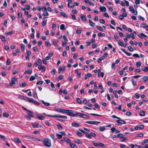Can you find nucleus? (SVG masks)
Returning <instances> with one entry per match:
<instances>
[{
    "mask_svg": "<svg viewBox=\"0 0 148 148\" xmlns=\"http://www.w3.org/2000/svg\"><path fill=\"white\" fill-rule=\"evenodd\" d=\"M43 144L45 146L49 147H51V145L50 139L47 138H44Z\"/></svg>",
    "mask_w": 148,
    "mask_h": 148,
    "instance_id": "1",
    "label": "nucleus"
},
{
    "mask_svg": "<svg viewBox=\"0 0 148 148\" xmlns=\"http://www.w3.org/2000/svg\"><path fill=\"white\" fill-rule=\"evenodd\" d=\"M65 113L69 115L72 116H77V112L75 114L73 113L72 110H66Z\"/></svg>",
    "mask_w": 148,
    "mask_h": 148,
    "instance_id": "2",
    "label": "nucleus"
},
{
    "mask_svg": "<svg viewBox=\"0 0 148 148\" xmlns=\"http://www.w3.org/2000/svg\"><path fill=\"white\" fill-rule=\"evenodd\" d=\"M47 116L49 117H56V118H59L62 119H66L67 117L66 116H62V115H47Z\"/></svg>",
    "mask_w": 148,
    "mask_h": 148,
    "instance_id": "3",
    "label": "nucleus"
},
{
    "mask_svg": "<svg viewBox=\"0 0 148 148\" xmlns=\"http://www.w3.org/2000/svg\"><path fill=\"white\" fill-rule=\"evenodd\" d=\"M77 116L85 119H88L89 118V116L88 115L79 112H77Z\"/></svg>",
    "mask_w": 148,
    "mask_h": 148,
    "instance_id": "4",
    "label": "nucleus"
},
{
    "mask_svg": "<svg viewBox=\"0 0 148 148\" xmlns=\"http://www.w3.org/2000/svg\"><path fill=\"white\" fill-rule=\"evenodd\" d=\"M92 143L95 146L97 147H99L100 146L101 147H105V145L104 144L101 143H95L93 141H92Z\"/></svg>",
    "mask_w": 148,
    "mask_h": 148,
    "instance_id": "5",
    "label": "nucleus"
},
{
    "mask_svg": "<svg viewBox=\"0 0 148 148\" xmlns=\"http://www.w3.org/2000/svg\"><path fill=\"white\" fill-rule=\"evenodd\" d=\"M86 123H88L90 124H92V125H97L99 124L100 122L99 121H86Z\"/></svg>",
    "mask_w": 148,
    "mask_h": 148,
    "instance_id": "6",
    "label": "nucleus"
},
{
    "mask_svg": "<svg viewBox=\"0 0 148 148\" xmlns=\"http://www.w3.org/2000/svg\"><path fill=\"white\" fill-rule=\"evenodd\" d=\"M42 10L43 12L42 15L45 16H47L49 15L46 8L45 7H43L42 8Z\"/></svg>",
    "mask_w": 148,
    "mask_h": 148,
    "instance_id": "7",
    "label": "nucleus"
},
{
    "mask_svg": "<svg viewBox=\"0 0 148 148\" xmlns=\"http://www.w3.org/2000/svg\"><path fill=\"white\" fill-rule=\"evenodd\" d=\"M129 9L131 12L134 13V14L135 15H136L137 14V12L136 10H135H135H134V9L132 6H130L129 7Z\"/></svg>",
    "mask_w": 148,
    "mask_h": 148,
    "instance_id": "8",
    "label": "nucleus"
},
{
    "mask_svg": "<svg viewBox=\"0 0 148 148\" xmlns=\"http://www.w3.org/2000/svg\"><path fill=\"white\" fill-rule=\"evenodd\" d=\"M17 79L14 77H12L11 78V82L10 83L11 86H12L13 84H15V82L17 81Z\"/></svg>",
    "mask_w": 148,
    "mask_h": 148,
    "instance_id": "9",
    "label": "nucleus"
},
{
    "mask_svg": "<svg viewBox=\"0 0 148 148\" xmlns=\"http://www.w3.org/2000/svg\"><path fill=\"white\" fill-rule=\"evenodd\" d=\"M38 69L39 70H41L42 72H44L46 70V67L45 66H42L41 65H40L38 66Z\"/></svg>",
    "mask_w": 148,
    "mask_h": 148,
    "instance_id": "10",
    "label": "nucleus"
},
{
    "mask_svg": "<svg viewBox=\"0 0 148 148\" xmlns=\"http://www.w3.org/2000/svg\"><path fill=\"white\" fill-rule=\"evenodd\" d=\"M55 110L57 112H60L65 113L66 110L61 109L59 108H56L55 109Z\"/></svg>",
    "mask_w": 148,
    "mask_h": 148,
    "instance_id": "11",
    "label": "nucleus"
},
{
    "mask_svg": "<svg viewBox=\"0 0 148 148\" xmlns=\"http://www.w3.org/2000/svg\"><path fill=\"white\" fill-rule=\"evenodd\" d=\"M111 130L112 132H115L116 133H119L120 131L117 130L114 127H112L111 129Z\"/></svg>",
    "mask_w": 148,
    "mask_h": 148,
    "instance_id": "12",
    "label": "nucleus"
},
{
    "mask_svg": "<svg viewBox=\"0 0 148 148\" xmlns=\"http://www.w3.org/2000/svg\"><path fill=\"white\" fill-rule=\"evenodd\" d=\"M65 70V67L64 66H62L60 68L58 69V73H60L62 71H64Z\"/></svg>",
    "mask_w": 148,
    "mask_h": 148,
    "instance_id": "13",
    "label": "nucleus"
},
{
    "mask_svg": "<svg viewBox=\"0 0 148 148\" xmlns=\"http://www.w3.org/2000/svg\"><path fill=\"white\" fill-rule=\"evenodd\" d=\"M116 122L117 123L120 124H125L126 123L125 121L121 120V119L117 120Z\"/></svg>",
    "mask_w": 148,
    "mask_h": 148,
    "instance_id": "14",
    "label": "nucleus"
},
{
    "mask_svg": "<svg viewBox=\"0 0 148 148\" xmlns=\"http://www.w3.org/2000/svg\"><path fill=\"white\" fill-rule=\"evenodd\" d=\"M99 10L101 12H106V9L104 6L100 7L99 8Z\"/></svg>",
    "mask_w": 148,
    "mask_h": 148,
    "instance_id": "15",
    "label": "nucleus"
},
{
    "mask_svg": "<svg viewBox=\"0 0 148 148\" xmlns=\"http://www.w3.org/2000/svg\"><path fill=\"white\" fill-rule=\"evenodd\" d=\"M36 117L40 120H44L45 118L43 116L40 115L39 114L36 115Z\"/></svg>",
    "mask_w": 148,
    "mask_h": 148,
    "instance_id": "16",
    "label": "nucleus"
},
{
    "mask_svg": "<svg viewBox=\"0 0 148 148\" xmlns=\"http://www.w3.org/2000/svg\"><path fill=\"white\" fill-rule=\"evenodd\" d=\"M138 36L141 38H143L144 37H147V36L143 34V33H141L138 35Z\"/></svg>",
    "mask_w": 148,
    "mask_h": 148,
    "instance_id": "17",
    "label": "nucleus"
},
{
    "mask_svg": "<svg viewBox=\"0 0 148 148\" xmlns=\"http://www.w3.org/2000/svg\"><path fill=\"white\" fill-rule=\"evenodd\" d=\"M31 103H33L34 104L36 105H39L40 104L37 101L33 100V99H32Z\"/></svg>",
    "mask_w": 148,
    "mask_h": 148,
    "instance_id": "18",
    "label": "nucleus"
},
{
    "mask_svg": "<svg viewBox=\"0 0 148 148\" xmlns=\"http://www.w3.org/2000/svg\"><path fill=\"white\" fill-rule=\"evenodd\" d=\"M24 100H25L26 101L30 103H31L32 99H31L27 97H25Z\"/></svg>",
    "mask_w": 148,
    "mask_h": 148,
    "instance_id": "19",
    "label": "nucleus"
},
{
    "mask_svg": "<svg viewBox=\"0 0 148 148\" xmlns=\"http://www.w3.org/2000/svg\"><path fill=\"white\" fill-rule=\"evenodd\" d=\"M142 79L145 83L148 80V76H144L142 77Z\"/></svg>",
    "mask_w": 148,
    "mask_h": 148,
    "instance_id": "20",
    "label": "nucleus"
},
{
    "mask_svg": "<svg viewBox=\"0 0 148 148\" xmlns=\"http://www.w3.org/2000/svg\"><path fill=\"white\" fill-rule=\"evenodd\" d=\"M89 22L90 25L92 27H94L95 26V23L92 22L90 19H89Z\"/></svg>",
    "mask_w": 148,
    "mask_h": 148,
    "instance_id": "21",
    "label": "nucleus"
},
{
    "mask_svg": "<svg viewBox=\"0 0 148 148\" xmlns=\"http://www.w3.org/2000/svg\"><path fill=\"white\" fill-rule=\"evenodd\" d=\"M45 45L48 47H50L51 46V44L49 41H47L45 42Z\"/></svg>",
    "mask_w": 148,
    "mask_h": 148,
    "instance_id": "22",
    "label": "nucleus"
},
{
    "mask_svg": "<svg viewBox=\"0 0 148 148\" xmlns=\"http://www.w3.org/2000/svg\"><path fill=\"white\" fill-rule=\"evenodd\" d=\"M32 125L34 128L38 127V123H32Z\"/></svg>",
    "mask_w": 148,
    "mask_h": 148,
    "instance_id": "23",
    "label": "nucleus"
},
{
    "mask_svg": "<svg viewBox=\"0 0 148 148\" xmlns=\"http://www.w3.org/2000/svg\"><path fill=\"white\" fill-rule=\"evenodd\" d=\"M79 125V124L78 123H73L72 124V126L74 127H77Z\"/></svg>",
    "mask_w": 148,
    "mask_h": 148,
    "instance_id": "24",
    "label": "nucleus"
},
{
    "mask_svg": "<svg viewBox=\"0 0 148 148\" xmlns=\"http://www.w3.org/2000/svg\"><path fill=\"white\" fill-rule=\"evenodd\" d=\"M32 73V70H29L28 71H25L24 72V73L25 74H31Z\"/></svg>",
    "mask_w": 148,
    "mask_h": 148,
    "instance_id": "25",
    "label": "nucleus"
},
{
    "mask_svg": "<svg viewBox=\"0 0 148 148\" xmlns=\"http://www.w3.org/2000/svg\"><path fill=\"white\" fill-rule=\"evenodd\" d=\"M14 141L18 143H20L21 142V141L18 138H16L14 139Z\"/></svg>",
    "mask_w": 148,
    "mask_h": 148,
    "instance_id": "26",
    "label": "nucleus"
},
{
    "mask_svg": "<svg viewBox=\"0 0 148 148\" xmlns=\"http://www.w3.org/2000/svg\"><path fill=\"white\" fill-rule=\"evenodd\" d=\"M27 85V84L26 82H24L22 84H20L19 86L21 87H25Z\"/></svg>",
    "mask_w": 148,
    "mask_h": 148,
    "instance_id": "27",
    "label": "nucleus"
},
{
    "mask_svg": "<svg viewBox=\"0 0 148 148\" xmlns=\"http://www.w3.org/2000/svg\"><path fill=\"white\" fill-rule=\"evenodd\" d=\"M27 111L29 112L28 113V114L29 115V116L31 117H33L34 115L33 114V113L32 112L29 111Z\"/></svg>",
    "mask_w": 148,
    "mask_h": 148,
    "instance_id": "28",
    "label": "nucleus"
},
{
    "mask_svg": "<svg viewBox=\"0 0 148 148\" xmlns=\"http://www.w3.org/2000/svg\"><path fill=\"white\" fill-rule=\"evenodd\" d=\"M142 70L143 71L147 72L148 71V67L144 66L143 68H142Z\"/></svg>",
    "mask_w": 148,
    "mask_h": 148,
    "instance_id": "29",
    "label": "nucleus"
},
{
    "mask_svg": "<svg viewBox=\"0 0 148 148\" xmlns=\"http://www.w3.org/2000/svg\"><path fill=\"white\" fill-rule=\"evenodd\" d=\"M81 19L83 21H86V17L83 15H82L81 16Z\"/></svg>",
    "mask_w": 148,
    "mask_h": 148,
    "instance_id": "30",
    "label": "nucleus"
},
{
    "mask_svg": "<svg viewBox=\"0 0 148 148\" xmlns=\"http://www.w3.org/2000/svg\"><path fill=\"white\" fill-rule=\"evenodd\" d=\"M64 139L65 141H66L67 143H70L71 140L68 138L64 137Z\"/></svg>",
    "mask_w": 148,
    "mask_h": 148,
    "instance_id": "31",
    "label": "nucleus"
},
{
    "mask_svg": "<svg viewBox=\"0 0 148 148\" xmlns=\"http://www.w3.org/2000/svg\"><path fill=\"white\" fill-rule=\"evenodd\" d=\"M11 62L9 58H8L7 59L6 62V65H10V64Z\"/></svg>",
    "mask_w": 148,
    "mask_h": 148,
    "instance_id": "32",
    "label": "nucleus"
},
{
    "mask_svg": "<svg viewBox=\"0 0 148 148\" xmlns=\"http://www.w3.org/2000/svg\"><path fill=\"white\" fill-rule=\"evenodd\" d=\"M42 102L46 106H48L50 105V103H49L45 102L43 100H42Z\"/></svg>",
    "mask_w": 148,
    "mask_h": 148,
    "instance_id": "33",
    "label": "nucleus"
},
{
    "mask_svg": "<svg viewBox=\"0 0 148 148\" xmlns=\"http://www.w3.org/2000/svg\"><path fill=\"white\" fill-rule=\"evenodd\" d=\"M60 15L64 17L67 18V16L66 15L65 13L63 12H61L60 13Z\"/></svg>",
    "mask_w": 148,
    "mask_h": 148,
    "instance_id": "34",
    "label": "nucleus"
},
{
    "mask_svg": "<svg viewBox=\"0 0 148 148\" xmlns=\"http://www.w3.org/2000/svg\"><path fill=\"white\" fill-rule=\"evenodd\" d=\"M98 36L99 37H101V36H105V34L103 33H101V32H99L98 34Z\"/></svg>",
    "mask_w": 148,
    "mask_h": 148,
    "instance_id": "35",
    "label": "nucleus"
},
{
    "mask_svg": "<svg viewBox=\"0 0 148 148\" xmlns=\"http://www.w3.org/2000/svg\"><path fill=\"white\" fill-rule=\"evenodd\" d=\"M60 29L61 30H64L65 29V25L64 24H62L60 26Z\"/></svg>",
    "mask_w": 148,
    "mask_h": 148,
    "instance_id": "36",
    "label": "nucleus"
},
{
    "mask_svg": "<svg viewBox=\"0 0 148 148\" xmlns=\"http://www.w3.org/2000/svg\"><path fill=\"white\" fill-rule=\"evenodd\" d=\"M0 38L3 41H5V36L3 35L0 36Z\"/></svg>",
    "mask_w": 148,
    "mask_h": 148,
    "instance_id": "37",
    "label": "nucleus"
},
{
    "mask_svg": "<svg viewBox=\"0 0 148 148\" xmlns=\"http://www.w3.org/2000/svg\"><path fill=\"white\" fill-rule=\"evenodd\" d=\"M141 65V63L140 62H137L136 63V65L137 67H139Z\"/></svg>",
    "mask_w": 148,
    "mask_h": 148,
    "instance_id": "38",
    "label": "nucleus"
},
{
    "mask_svg": "<svg viewBox=\"0 0 148 148\" xmlns=\"http://www.w3.org/2000/svg\"><path fill=\"white\" fill-rule=\"evenodd\" d=\"M99 130L100 131H103L105 129V127L104 126H102L99 128Z\"/></svg>",
    "mask_w": 148,
    "mask_h": 148,
    "instance_id": "39",
    "label": "nucleus"
},
{
    "mask_svg": "<svg viewBox=\"0 0 148 148\" xmlns=\"http://www.w3.org/2000/svg\"><path fill=\"white\" fill-rule=\"evenodd\" d=\"M145 111L144 110H143L140 113V115L141 116H144L145 115Z\"/></svg>",
    "mask_w": 148,
    "mask_h": 148,
    "instance_id": "40",
    "label": "nucleus"
},
{
    "mask_svg": "<svg viewBox=\"0 0 148 148\" xmlns=\"http://www.w3.org/2000/svg\"><path fill=\"white\" fill-rule=\"evenodd\" d=\"M57 127L58 129L60 130H62L63 128L62 126L60 123L57 125Z\"/></svg>",
    "mask_w": 148,
    "mask_h": 148,
    "instance_id": "41",
    "label": "nucleus"
},
{
    "mask_svg": "<svg viewBox=\"0 0 148 148\" xmlns=\"http://www.w3.org/2000/svg\"><path fill=\"white\" fill-rule=\"evenodd\" d=\"M86 136L88 138L90 139L92 138L90 134L88 132L86 134Z\"/></svg>",
    "mask_w": 148,
    "mask_h": 148,
    "instance_id": "42",
    "label": "nucleus"
},
{
    "mask_svg": "<svg viewBox=\"0 0 148 148\" xmlns=\"http://www.w3.org/2000/svg\"><path fill=\"white\" fill-rule=\"evenodd\" d=\"M3 114V116L5 117H8L9 116L8 114L5 112H4Z\"/></svg>",
    "mask_w": 148,
    "mask_h": 148,
    "instance_id": "43",
    "label": "nucleus"
},
{
    "mask_svg": "<svg viewBox=\"0 0 148 148\" xmlns=\"http://www.w3.org/2000/svg\"><path fill=\"white\" fill-rule=\"evenodd\" d=\"M76 100L78 103L80 104H81L82 103V101L80 98H77Z\"/></svg>",
    "mask_w": 148,
    "mask_h": 148,
    "instance_id": "44",
    "label": "nucleus"
},
{
    "mask_svg": "<svg viewBox=\"0 0 148 148\" xmlns=\"http://www.w3.org/2000/svg\"><path fill=\"white\" fill-rule=\"evenodd\" d=\"M63 77V76L62 75H60L58 78H56V80L58 81L59 80L62 79Z\"/></svg>",
    "mask_w": 148,
    "mask_h": 148,
    "instance_id": "45",
    "label": "nucleus"
},
{
    "mask_svg": "<svg viewBox=\"0 0 148 148\" xmlns=\"http://www.w3.org/2000/svg\"><path fill=\"white\" fill-rule=\"evenodd\" d=\"M76 134L79 137H81L83 136L81 132L79 131H77Z\"/></svg>",
    "mask_w": 148,
    "mask_h": 148,
    "instance_id": "46",
    "label": "nucleus"
},
{
    "mask_svg": "<svg viewBox=\"0 0 148 148\" xmlns=\"http://www.w3.org/2000/svg\"><path fill=\"white\" fill-rule=\"evenodd\" d=\"M13 34V31H11L10 32H5V34L6 35H8L9 34V35H10L11 34Z\"/></svg>",
    "mask_w": 148,
    "mask_h": 148,
    "instance_id": "47",
    "label": "nucleus"
},
{
    "mask_svg": "<svg viewBox=\"0 0 148 148\" xmlns=\"http://www.w3.org/2000/svg\"><path fill=\"white\" fill-rule=\"evenodd\" d=\"M134 97L138 99L140 97L139 94L136 93L135 94Z\"/></svg>",
    "mask_w": 148,
    "mask_h": 148,
    "instance_id": "48",
    "label": "nucleus"
},
{
    "mask_svg": "<svg viewBox=\"0 0 148 148\" xmlns=\"http://www.w3.org/2000/svg\"><path fill=\"white\" fill-rule=\"evenodd\" d=\"M56 135L57 136L58 138L59 139L61 138L62 136V135L58 134H56Z\"/></svg>",
    "mask_w": 148,
    "mask_h": 148,
    "instance_id": "49",
    "label": "nucleus"
},
{
    "mask_svg": "<svg viewBox=\"0 0 148 148\" xmlns=\"http://www.w3.org/2000/svg\"><path fill=\"white\" fill-rule=\"evenodd\" d=\"M96 27L100 31H103V29L101 27L97 25V26Z\"/></svg>",
    "mask_w": 148,
    "mask_h": 148,
    "instance_id": "50",
    "label": "nucleus"
},
{
    "mask_svg": "<svg viewBox=\"0 0 148 148\" xmlns=\"http://www.w3.org/2000/svg\"><path fill=\"white\" fill-rule=\"evenodd\" d=\"M35 79V77L34 76H31L29 78V80L30 81H32L34 80Z\"/></svg>",
    "mask_w": 148,
    "mask_h": 148,
    "instance_id": "51",
    "label": "nucleus"
},
{
    "mask_svg": "<svg viewBox=\"0 0 148 148\" xmlns=\"http://www.w3.org/2000/svg\"><path fill=\"white\" fill-rule=\"evenodd\" d=\"M131 81L132 82V84L134 86H135L136 85V82H135L134 81V79H131Z\"/></svg>",
    "mask_w": 148,
    "mask_h": 148,
    "instance_id": "52",
    "label": "nucleus"
},
{
    "mask_svg": "<svg viewBox=\"0 0 148 148\" xmlns=\"http://www.w3.org/2000/svg\"><path fill=\"white\" fill-rule=\"evenodd\" d=\"M21 47L22 50L24 51L25 50V45L23 44H21Z\"/></svg>",
    "mask_w": 148,
    "mask_h": 148,
    "instance_id": "53",
    "label": "nucleus"
},
{
    "mask_svg": "<svg viewBox=\"0 0 148 148\" xmlns=\"http://www.w3.org/2000/svg\"><path fill=\"white\" fill-rule=\"evenodd\" d=\"M56 71V70L55 69H53L51 71V73L53 75H54L55 74V72Z\"/></svg>",
    "mask_w": 148,
    "mask_h": 148,
    "instance_id": "54",
    "label": "nucleus"
},
{
    "mask_svg": "<svg viewBox=\"0 0 148 148\" xmlns=\"http://www.w3.org/2000/svg\"><path fill=\"white\" fill-rule=\"evenodd\" d=\"M43 83L42 81H38L36 82V84L37 85H40L42 84Z\"/></svg>",
    "mask_w": 148,
    "mask_h": 148,
    "instance_id": "55",
    "label": "nucleus"
},
{
    "mask_svg": "<svg viewBox=\"0 0 148 148\" xmlns=\"http://www.w3.org/2000/svg\"><path fill=\"white\" fill-rule=\"evenodd\" d=\"M128 48L129 50L131 51H134L133 48L131 46L128 47Z\"/></svg>",
    "mask_w": 148,
    "mask_h": 148,
    "instance_id": "56",
    "label": "nucleus"
},
{
    "mask_svg": "<svg viewBox=\"0 0 148 148\" xmlns=\"http://www.w3.org/2000/svg\"><path fill=\"white\" fill-rule=\"evenodd\" d=\"M47 20H44L42 21V25L44 26H45L46 25L47 23Z\"/></svg>",
    "mask_w": 148,
    "mask_h": 148,
    "instance_id": "57",
    "label": "nucleus"
},
{
    "mask_svg": "<svg viewBox=\"0 0 148 148\" xmlns=\"http://www.w3.org/2000/svg\"><path fill=\"white\" fill-rule=\"evenodd\" d=\"M63 39L66 42L68 41V40L65 35H63L62 36Z\"/></svg>",
    "mask_w": 148,
    "mask_h": 148,
    "instance_id": "58",
    "label": "nucleus"
},
{
    "mask_svg": "<svg viewBox=\"0 0 148 148\" xmlns=\"http://www.w3.org/2000/svg\"><path fill=\"white\" fill-rule=\"evenodd\" d=\"M133 57L137 58H139L140 57L138 55L137 53H135L133 55Z\"/></svg>",
    "mask_w": 148,
    "mask_h": 148,
    "instance_id": "59",
    "label": "nucleus"
},
{
    "mask_svg": "<svg viewBox=\"0 0 148 148\" xmlns=\"http://www.w3.org/2000/svg\"><path fill=\"white\" fill-rule=\"evenodd\" d=\"M52 42L53 44V45H55V46H57V42L55 40H53Z\"/></svg>",
    "mask_w": 148,
    "mask_h": 148,
    "instance_id": "60",
    "label": "nucleus"
},
{
    "mask_svg": "<svg viewBox=\"0 0 148 148\" xmlns=\"http://www.w3.org/2000/svg\"><path fill=\"white\" fill-rule=\"evenodd\" d=\"M131 112L130 111L127 112L126 113V115L127 116H130L131 115Z\"/></svg>",
    "mask_w": 148,
    "mask_h": 148,
    "instance_id": "61",
    "label": "nucleus"
},
{
    "mask_svg": "<svg viewBox=\"0 0 148 148\" xmlns=\"http://www.w3.org/2000/svg\"><path fill=\"white\" fill-rule=\"evenodd\" d=\"M114 37L116 41H118L119 40V37L117 35H114Z\"/></svg>",
    "mask_w": 148,
    "mask_h": 148,
    "instance_id": "62",
    "label": "nucleus"
},
{
    "mask_svg": "<svg viewBox=\"0 0 148 148\" xmlns=\"http://www.w3.org/2000/svg\"><path fill=\"white\" fill-rule=\"evenodd\" d=\"M130 35V37H131L132 39H134L135 38V36L133 33H131Z\"/></svg>",
    "mask_w": 148,
    "mask_h": 148,
    "instance_id": "63",
    "label": "nucleus"
},
{
    "mask_svg": "<svg viewBox=\"0 0 148 148\" xmlns=\"http://www.w3.org/2000/svg\"><path fill=\"white\" fill-rule=\"evenodd\" d=\"M99 21L101 23L104 24L105 23V21L103 19H100L99 20Z\"/></svg>",
    "mask_w": 148,
    "mask_h": 148,
    "instance_id": "64",
    "label": "nucleus"
}]
</instances>
